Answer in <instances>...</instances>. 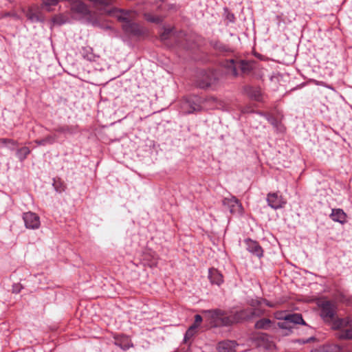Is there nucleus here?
<instances>
[{
    "label": "nucleus",
    "instance_id": "f257e3e1",
    "mask_svg": "<svg viewBox=\"0 0 352 352\" xmlns=\"http://www.w3.org/2000/svg\"><path fill=\"white\" fill-rule=\"evenodd\" d=\"M202 313L214 327L230 326L263 314L262 310L256 308L242 309L235 312L231 311L229 314L220 309L204 310Z\"/></svg>",
    "mask_w": 352,
    "mask_h": 352
},
{
    "label": "nucleus",
    "instance_id": "f03ea898",
    "mask_svg": "<svg viewBox=\"0 0 352 352\" xmlns=\"http://www.w3.org/2000/svg\"><path fill=\"white\" fill-rule=\"evenodd\" d=\"M116 15L120 21H123L122 29L128 34L133 36H140L144 33L142 27L133 20L136 16V13L133 11L116 10Z\"/></svg>",
    "mask_w": 352,
    "mask_h": 352
},
{
    "label": "nucleus",
    "instance_id": "7ed1b4c3",
    "mask_svg": "<svg viewBox=\"0 0 352 352\" xmlns=\"http://www.w3.org/2000/svg\"><path fill=\"white\" fill-rule=\"evenodd\" d=\"M317 305L319 309V314L322 320L333 328V323L336 321V302L325 298L318 300Z\"/></svg>",
    "mask_w": 352,
    "mask_h": 352
},
{
    "label": "nucleus",
    "instance_id": "20e7f679",
    "mask_svg": "<svg viewBox=\"0 0 352 352\" xmlns=\"http://www.w3.org/2000/svg\"><path fill=\"white\" fill-rule=\"evenodd\" d=\"M211 104L212 107H217V100L210 97L203 99L201 97L194 96L186 99L182 104V110L186 113H191L195 111H201L206 107L205 104Z\"/></svg>",
    "mask_w": 352,
    "mask_h": 352
},
{
    "label": "nucleus",
    "instance_id": "39448f33",
    "mask_svg": "<svg viewBox=\"0 0 352 352\" xmlns=\"http://www.w3.org/2000/svg\"><path fill=\"white\" fill-rule=\"evenodd\" d=\"M255 62L252 60H226L223 66L231 71L232 74L234 76L238 75V69H239L243 74H248L253 69Z\"/></svg>",
    "mask_w": 352,
    "mask_h": 352
},
{
    "label": "nucleus",
    "instance_id": "423d86ee",
    "mask_svg": "<svg viewBox=\"0 0 352 352\" xmlns=\"http://www.w3.org/2000/svg\"><path fill=\"white\" fill-rule=\"evenodd\" d=\"M333 329L340 330V338L352 340V317L337 319L333 324Z\"/></svg>",
    "mask_w": 352,
    "mask_h": 352
},
{
    "label": "nucleus",
    "instance_id": "0eeeda50",
    "mask_svg": "<svg viewBox=\"0 0 352 352\" xmlns=\"http://www.w3.org/2000/svg\"><path fill=\"white\" fill-rule=\"evenodd\" d=\"M278 320H282L283 321L278 322V326L283 329H285L288 332H291L292 329L296 324H305V322L302 319L301 314H292L285 315L283 318H279ZM289 333H285L287 335Z\"/></svg>",
    "mask_w": 352,
    "mask_h": 352
},
{
    "label": "nucleus",
    "instance_id": "6e6552de",
    "mask_svg": "<svg viewBox=\"0 0 352 352\" xmlns=\"http://www.w3.org/2000/svg\"><path fill=\"white\" fill-rule=\"evenodd\" d=\"M71 11L79 16H86L90 13L88 7L80 0H69Z\"/></svg>",
    "mask_w": 352,
    "mask_h": 352
},
{
    "label": "nucleus",
    "instance_id": "1a4fd4ad",
    "mask_svg": "<svg viewBox=\"0 0 352 352\" xmlns=\"http://www.w3.org/2000/svg\"><path fill=\"white\" fill-rule=\"evenodd\" d=\"M25 226L28 229H38L40 227V217L34 212H27L23 214Z\"/></svg>",
    "mask_w": 352,
    "mask_h": 352
},
{
    "label": "nucleus",
    "instance_id": "9d476101",
    "mask_svg": "<svg viewBox=\"0 0 352 352\" xmlns=\"http://www.w3.org/2000/svg\"><path fill=\"white\" fill-rule=\"evenodd\" d=\"M266 200L268 206L275 210L282 208L286 204V201L277 192L268 193Z\"/></svg>",
    "mask_w": 352,
    "mask_h": 352
},
{
    "label": "nucleus",
    "instance_id": "9b49d317",
    "mask_svg": "<svg viewBox=\"0 0 352 352\" xmlns=\"http://www.w3.org/2000/svg\"><path fill=\"white\" fill-rule=\"evenodd\" d=\"M223 205L228 208L232 214H241L243 213L242 205L235 197L223 199Z\"/></svg>",
    "mask_w": 352,
    "mask_h": 352
},
{
    "label": "nucleus",
    "instance_id": "f8f14e48",
    "mask_svg": "<svg viewBox=\"0 0 352 352\" xmlns=\"http://www.w3.org/2000/svg\"><path fill=\"white\" fill-rule=\"evenodd\" d=\"M216 80V74L212 71H209L204 72L201 79L198 82V85L201 88H207L213 85Z\"/></svg>",
    "mask_w": 352,
    "mask_h": 352
},
{
    "label": "nucleus",
    "instance_id": "ddd939ff",
    "mask_svg": "<svg viewBox=\"0 0 352 352\" xmlns=\"http://www.w3.org/2000/svg\"><path fill=\"white\" fill-rule=\"evenodd\" d=\"M245 243L246 245V249L248 252H250V253L256 256L258 258L263 256V251L261 245L258 243V242L248 239L245 240Z\"/></svg>",
    "mask_w": 352,
    "mask_h": 352
},
{
    "label": "nucleus",
    "instance_id": "4468645a",
    "mask_svg": "<svg viewBox=\"0 0 352 352\" xmlns=\"http://www.w3.org/2000/svg\"><path fill=\"white\" fill-rule=\"evenodd\" d=\"M237 343L233 340H224L219 342L217 350L219 352H235Z\"/></svg>",
    "mask_w": 352,
    "mask_h": 352
},
{
    "label": "nucleus",
    "instance_id": "2eb2a0df",
    "mask_svg": "<svg viewBox=\"0 0 352 352\" xmlns=\"http://www.w3.org/2000/svg\"><path fill=\"white\" fill-rule=\"evenodd\" d=\"M114 340L115 344L124 350L129 349L130 347L133 346L131 340L128 336L122 335L116 336H114Z\"/></svg>",
    "mask_w": 352,
    "mask_h": 352
},
{
    "label": "nucleus",
    "instance_id": "dca6fc26",
    "mask_svg": "<svg viewBox=\"0 0 352 352\" xmlns=\"http://www.w3.org/2000/svg\"><path fill=\"white\" fill-rule=\"evenodd\" d=\"M252 340L257 346L266 347L269 342V336L264 333H256L252 336Z\"/></svg>",
    "mask_w": 352,
    "mask_h": 352
},
{
    "label": "nucleus",
    "instance_id": "f3484780",
    "mask_svg": "<svg viewBox=\"0 0 352 352\" xmlns=\"http://www.w3.org/2000/svg\"><path fill=\"white\" fill-rule=\"evenodd\" d=\"M330 217L333 221L341 224H344L346 221V214L340 208L332 209Z\"/></svg>",
    "mask_w": 352,
    "mask_h": 352
},
{
    "label": "nucleus",
    "instance_id": "a211bd4d",
    "mask_svg": "<svg viewBox=\"0 0 352 352\" xmlns=\"http://www.w3.org/2000/svg\"><path fill=\"white\" fill-rule=\"evenodd\" d=\"M208 278L212 284L217 285H220L223 282L222 274L214 268L209 270Z\"/></svg>",
    "mask_w": 352,
    "mask_h": 352
},
{
    "label": "nucleus",
    "instance_id": "6ab92c4d",
    "mask_svg": "<svg viewBox=\"0 0 352 352\" xmlns=\"http://www.w3.org/2000/svg\"><path fill=\"white\" fill-rule=\"evenodd\" d=\"M27 18L32 22H38L43 20L40 12L30 8L26 13Z\"/></svg>",
    "mask_w": 352,
    "mask_h": 352
},
{
    "label": "nucleus",
    "instance_id": "aec40b11",
    "mask_svg": "<svg viewBox=\"0 0 352 352\" xmlns=\"http://www.w3.org/2000/svg\"><path fill=\"white\" fill-rule=\"evenodd\" d=\"M247 93L252 99L256 101L262 100V94L259 88L250 87L247 89Z\"/></svg>",
    "mask_w": 352,
    "mask_h": 352
},
{
    "label": "nucleus",
    "instance_id": "412c9836",
    "mask_svg": "<svg viewBox=\"0 0 352 352\" xmlns=\"http://www.w3.org/2000/svg\"><path fill=\"white\" fill-rule=\"evenodd\" d=\"M267 120L277 131L284 132L285 127L279 120L271 115L267 116Z\"/></svg>",
    "mask_w": 352,
    "mask_h": 352
},
{
    "label": "nucleus",
    "instance_id": "4be33fe9",
    "mask_svg": "<svg viewBox=\"0 0 352 352\" xmlns=\"http://www.w3.org/2000/svg\"><path fill=\"white\" fill-rule=\"evenodd\" d=\"M57 139V136L56 135H50L46 136L45 138L41 140H36L34 142L38 146H45L46 144H54Z\"/></svg>",
    "mask_w": 352,
    "mask_h": 352
},
{
    "label": "nucleus",
    "instance_id": "5701e85b",
    "mask_svg": "<svg viewBox=\"0 0 352 352\" xmlns=\"http://www.w3.org/2000/svg\"><path fill=\"white\" fill-rule=\"evenodd\" d=\"M272 324V321L268 318H262L258 320L254 325L258 329H268Z\"/></svg>",
    "mask_w": 352,
    "mask_h": 352
},
{
    "label": "nucleus",
    "instance_id": "b1692460",
    "mask_svg": "<svg viewBox=\"0 0 352 352\" xmlns=\"http://www.w3.org/2000/svg\"><path fill=\"white\" fill-rule=\"evenodd\" d=\"M30 153V149L28 147L23 146L17 149L16 155L20 162L24 161Z\"/></svg>",
    "mask_w": 352,
    "mask_h": 352
},
{
    "label": "nucleus",
    "instance_id": "393cba45",
    "mask_svg": "<svg viewBox=\"0 0 352 352\" xmlns=\"http://www.w3.org/2000/svg\"><path fill=\"white\" fill-rule=\"evenodd\" d=\"M16 144L17 142L12 139L0 138V148L3 147H8L10 150H13L14 148L11 147V146H16Z\"/></svg>",
    "mask_w": 352,
    "mask_h": 352
},
{
    "label": "nucleus",
    "instance_id": "a878e982",
    "mask_svg": "<svg viewBox=\"0 0 352 352\" xmlns=\"http://www.w3.org/2000/svg\"><path fill=\"white\" fill-rule=\"evenodd\" d=\"M321 352H340L341 348L339 345L336 344H330L324 345L321 348Z\"/></svg>",
    "mask_w": 352,
    "mask_h": 352
},
{
    "label": "nucleus",
    "instance_id": "bb28decb",
    "mask_svg": "<svg viewBox=\"0 0 352 352\" xmlns=\"http://www.w3.org/2000/svg\"><path fill=\"white\" fill-rule=\"evenodd\" d=\"M144 18L146 21L154 23H160L163 20L162 17L153 15L151 13H146L144 14Z\"/></svg>",
    "mask_w": 352,
    "mask_h": 352
},
{
    "label": "nucleus",
    "instance_id": "cd10ccee",
    "mask_svg": "<svg viewBox=\"0 0 352 352\" xmlns=\"http://www.w3.org/2000/svg\"><path fill=\"white\" fill-rule=\"evenodd\" d=\"M337 298L339 301L346 305H349L351 302V296L343 292L339 293L337 296Z\"/></svg>",
    "mask_w": 352,
    "mask_h": 352
},
{
    "label": "nucleus",
    "instance_id": "c85d7f7f",
    "mask_svg": "<svg viewBox=\"0 0 352 352\" xmlns=\"http://www.w3.org/2000/svg\"><path fill=\"white\" fill-rule=\"evenodd\" d=\"M197 329L195 327L191 325L188 330L186 331L184 336V340L186 341L187 340L195 336V334L197 333Z\"/></svg>",
    "mask_w": 352,
    "mask_h": 352
},
{
    "label": "nucleus",
    "instance_id": "c756f323",
    "mask_svg": "<svg viewBox=\"0 0 352 352\" xmlns=\"http://www.w3.org/2000/svg\"><path fill=\"white\" fill-rule=\"evenodd\" d=\"M96 6H108L111 4L113 0H89Z\"/></svg>",
    "mask_w": 352,
    "mask_h": 352
},
{
    "label": "nucleus",
    "instance_id": "7c9ffc66",
    "mask_svg": "<svg viewBox=\"0 0 352 352\" xmlns=\"http://www.w3.org/2000/svg\"><path fill=\"white\" fill-rule=\"evenodd\" d=\"M54 131L56 132H58V133H72L73 132L72 130V128L69 126H58V128L55 129Z\"/></svg>",
    "mask_w": 352,
    "mask_h": 352
},
{
    "label": "nucleus",
    "instance_id": "2f4dec72",
    "mask_svg": "<svg viewBox=\"0 0 352 352\" xmlns=\"http://www.w3.org/2000/svg\"><path fill=\"white\" fill-rule=\"evenodd\" d=\"M226 19L228 22L233 23L234 21V16L232 13H230L228 9H225Z\"/></svg>",
    "mask_w": 352,
    "mask_h": 352
},
{
    "label": "nucleus",
    "instance_id": "473e14b6",
    "mask_svg": "<svg viewBox=\"0 0 352 352\" xmlns=\"http://www.w3.org/2000/svg\"><path fill=\"white\" fill-rule=\"evenodd\" d=\"M202 320V317L200 315L197 314L195 316V322L192 325L195 327L196 328H198L200 326V324L201 323Z\"/></svg>",
    "mask_w": 352,
    "mask_h": 352
},
{
    "label": "nucleus",
    "instance_id": "72a5a7b5",
    "mask_svg": "<svg viewBox=\"0 0 352 352\" xmlns=\"http://www.w3.org/2000/svg\"><path fill=\"white\" fill-rule=\"evenodd\" d=\"M170 29H164V32L161 34V38L162 40L167 39L168 38L169 34H170Z\"/></svg>",
    "mask_w": 352,
    "mask_h": 352
},
{
    "label": "nucleus",
    "instance_id": "f704fd0d",
    "mask_svg": "<svg viewBox=\"0 0 352 352\" xmlns=\"http://www.w3.org/2000/svg\"><path fill=\"white\" fill-rule=\"evenodd\" d=\"M53 185L57 191L61 192L62 190H63V189L60 188L61 184H60V185H58V182L54 181Z\"/></svg>",
    "mask_w": 352,
    "mask_h": 352
},
{
    "label": "nucleus",
    "instance_id": "c9c22d12",
    "mask_svg": "<svg viewBox=\"0 0 352 352\" xmlns=\"http://www.w3.org/2000/svg\"><path fill=\"white\" fill-rule=\"evenodd\" d=\"M260 303H261V302H260L259 300H252L250 302V305L252 307H256V306L259 305H260Z\"/></svg>",
    "mask_w": 352,
    "mask_h": 352
},
{
    "label": "nucleus",
    "instance_id": "e433bc0d",
    "mask_svg": "<svg viewBox=\"0 0 352 352\" xmlns=\"http://www.w3.org/2000/svg\"><path fill=\"white\" fill-rule=\"evenodd\" d=\"M288 314H284V313L278 312L275 314V316H276V319H278L279 318H283L285 315H288Z\"/></svg>",
    "mask_w": 352,
    "mask_h": 352
},
{
    "label": "nucleus",
    "instance_id": "4c0bfd02",
    "mask_svg": "<svg viewBox=\"0 0 352 352\" xmlns=\"http://www.w3.org/2000/svg\"><path fill=\"white\" fill-rule=\"evenodd\" d=\"M346 352H352V351H346Z\"/></svg>",
    "mask_w": 352,
    "mask_h": 352
}]
</instances>
